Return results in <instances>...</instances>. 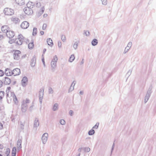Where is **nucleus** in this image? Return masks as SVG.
I'll list each match as a JSON object with an SVG mask.
<instances>
[{"label":"nucleus","instance_id":"obj_1","mask_svg":"<svg viewBox=\"0 0 156 156\" xmlns=\"http://www.w3.org/2000/svg\"><path fill=\"white\" fill-rule=\"evenodd\" d=\"M24 40V37L20 34L18 35V37L15 39V43L18 45H21L22 44Z\"/></svg>","mask_w":156,"mask_h":156},{"label":"nucleus","instance_id":"obj_2","mask_svg":"<svg viewBox=\"0 0 156 156\" xmlns=\"http://www.w3.org/2000/svg\"><path fill=\"white\" fill-rule=\"evenodd\" d=\"M58 60V58L56 55H55L52 60L51 65V70L53 72L55 71V69L56 68L57 62Z\"/></svg>","mask_w":156,"mask_h":156},{"label":"nucleus","instance_id":"obj_3","mask_svg":"<svg viewBox=\"0 0 156 156\" xmlns=\"http://www.w3.org/2000/svg\"><path fill=\"white\" fill-rule=\"evenodd\" d=\"M3 12L6 15L12 16L14 14V12L13 9L6 8L4 9Z\"/></svg>","mask_w":156,"mask_h":156},{"label":"nucleus","instance_id":"obj_4","mask_svg":"<svg viewBox=\"0 0 156 156\" xmlns=\"http://www.w3.org/2000/svg\"><path fill=\"white\" fill-rule=\"evenodd\" d=\"M44 88H42L40 89L39 92V98L40 102L41 104L42 103V99L44 95Z\"/></svg>","mask_w":156,"mask_h":156},{"label":"nucleus","instance_id":"obj_5","mask_svg":"<svg viewBox=\"0 0 156 156\" xmlns=\"http://www.w3.org/2000/svg\"><path fill=\"white\" fill-rule=\"evenodd\" d=\"M48 138V134L47 133H44L42 135L41 140L42 143L43 144H45L47 142Z\"/></svg>","mask_w":156,"mask_h":156},{"label":"nucleus","instance_id":"obj_6","mask_svg":"<svg viewBox=\"0 0 156 156\" xmlns=\"http://www.w3.org/2000/svg\"><path fill=\"white\" fill-rule=\"evenodd\" d=\"M24 12L28 15H30L33 13V10L31 8L28 7H25L24 9Z\"/></svg>","mask_w":156,"mask_h":156},{"label":"nucleus","instance_id":"obj_7","mask_svg":"<svg viewBox=\"0 0 156 156\" xmlns=\"http://www.w3.org/2000/svg\"><path fill=\"white\" fill-rule=\"evenodd\" d=\"M29 24L28 22L27 21L23 22L21 24L20 26L23 29H26L29 26Z\"/></svg>","mask_w":156,"mask_h":156},{"label":"nucleus","instance_id":"obj_8","mask_svg":"<svg viewBox=\"0 0 156 156\" xmlns=\"http://www.w3.org/2000/svg\"><path fill=\"white\" fill-rule=\"evenodd\" d=\"M6 34L7 37L9 38H12L15 36V33L12 31L9 30Z\"/></svg>","mask_w":156,"mask_h":156},{"label":"nucleus","instance_id":"obj_9","mask_svg":"<svg viewBox=\"0 0 156 156\" xmlns=\"http://www.w3.org/2000/svg\"><path fill=\"white\" fill-rule=\"evenodd\" d=\"M20 54V51L19 50L16 51L14 53V58L15 60H18L20 58V56L19 54Z\"/></svg>","mask_w":156,"mask_h":156},{"label":"nucleus","instance_id":"obj_10","mask_svg":"<svg viewBox=\"0 0 156 156\" xmlns=\"http://www.w3.org/2000/svg\"><path fill=\"white\" fill-rule=\"evenodd\" d=\"M5 73L7 76H11L13 75L12 71L10 69L7 68L5 69Z\"/></svg>","mask_w":156,"mask_h":156},{"label":"nucleus","instance_id":"obj_11","mask_svg":"<svg viewBox=\"0 0 156 156\" xmlns=\"http://www.w3.org/2000/svg\"><path fill=\"white\" fill-rule=\"evenodd\" d=\"M28 82V79L27 77H24L22 80L21 83L22 86L23 87H25L27 84Z\"/></svg>","mask_w":156,"mask_h":156},{"label":"nucleus","instance_id":"obj_12","mask_svg":"<svg viewBox=\"0 0 156 156\" xmlns=\"http://www.w3.org/2000/svg\"><path fill=\"white\" fill-rule=\"evenodd\" d=\"M22 138L19 139L17 142V148L18 150L22 148Z\"/></svg>","mask_w":156,"mask_h":156},{"label":"nucleus","instance_id":"obj_13","mask_svg":"<svg viewBox=\"0 0 156 156\" xmlns=\"http://www.w3.org/2000/svg\"><path fill=\"white\" fill-rule=\"evenodd\" d=\"M13 75L16 76L19 75L20 73V69L18 68L14 69L12 70Z\"/></svg>","mask_w":156,"mask_h":156},{"label":"nucleus","instance_id":"obj_14","mask_svg":"<svg viewBox=\"0 0 156 156\" xmlns=\"http://www.w3.org/2000/svg\"><path fill=\"white\" fill-rule=\"evenodd\" d=\"M152 88H149L147 92V94L145 97V98L149 100L152 93Z\"/></svg>","mask_w":156,"mask_h":156},{"label":"nucleus","instance_id":"obj_15","mask_svg":"<svg viewBox=\"0 0 156 156\" xmlns=\"http://www.w3.org/2000/svg\"><path fill=\"white\" fill-rule=\"evenodd\" d=\"M132 44V43L131 42H129L128 43L127 47L125 48L124 51L123 53L124 54H125L128 51L130 48L131 47Z\"/></svg>","mask_w":156,"mask_h":156},{"label":"nucleus","instance_id":"obj_16","mask_svg":"<svg viewBox=\"0 0 156 156\" xmlns=\"http://www.w3.org/2000/svg\"><path fill=\"white\" fill-rule=\"evenodd\" d=\"M11 81L10 79L7 77H5L4 80V83L5 84L8 85H9L11 83Z\"/></svg>","mask_w":156,"mask_h":156},{"label":"nucleus","instance_id":"obj_17","mask_svg":"<svg viewBox=\"0 0 156 156\" xmlns=\"http://www.w3.org/2000/svg\"><path fill=\"white\" fill-rule=\"evenodd\" d=\"M11 20L15 24L19 23L20 20L17 17H12L11 18Z\"/></svg>","mask_w":156,"mask_h":156},{"label":"nucleus","instance_id":"obj_18","mask_svg":"<svg viewBox=\"0 0 156 156\" xmlns=\"http://www.w3.org/2000/svg\"><path fill=\"white\" fill-rule=\"evenodd\" d=\"M36 62V58L35 56H34L31 59L30 62L31 66L34 67L35 66Z\"/></svg>","mask_w":156,"mask_h":156},{"label":"nucleus","instance_id":"obj_19","mask_svg":"<svg viewBox=\"0 0 156 156\" xmlns=\"http://www.w3.org/2000/svg\"><path fill=\"white\" fill-rule=\"evenodd\" d=\"M39 125V122L37 118H35L34 122V127H37Z\"/></svg>","mask_w":156,"mask_h":156},{"label":"nucleus","instance_id":"obj_20","mask_svg":"<svg viewBox=\"0 0 156 156\" xmlns=\"http://www.w3.org/2000/svg\"><path fill=\"white\" fill-rule=\"evenodd\" d=\"M27 108V105L26 103H22L21 105V110L23 112H25Z\"/></svg>","mask_w":156,"mask_h":156},{"label":"nucleus","instance_id":"obj_21","mask_svg":"<svg viewBox=\"0 0 156 156\" xmlns=\"http://www.w3.org/2000/svg\"><path fill=\"white\" fill-rule=\"evenodd\" d=\"M2 30L4 32L6 33L7 31L9 30V28L7 26H4L2 27Z\"/></svg>","mask_w":156,"mask_h":156},{"label":"nucleus","instance_id":"obj_22","mask_svg":"<svg viewBox=\"0 0 156 156\" xmlns=\"http://www.w3.org/2000/svg\"><path fill=\"white\" fill-rule=\"evenodd\" d=\"M15 1L18 5H22L25 4L24 0H15Z\"/></svg>","mask_w":156,"mask_h":156},{"label":"nucleus","instance_id":"obj_23","mask_svg":"<svg viewBox=\"0 0 156 156\" xmlns=\"http://www.w3.org/2000/svg\"><path fill=\"white\" fill-rule=\"evenodd\" d=\"M11 94L12 96L13 97V100L15 102V103L16 104H17L18 102V101L17 100V98H16L15 94L14 93H11Z\"/></svg>","mask_w":156,"mask_h":156},{"label":"nucleus","instance_id":"obj_24","mask_svg":"<svg viewBox=\"0 0 156 156\" xmlns=\"http://www.w3.org/2000/svg\"><path fill=\"white\" fill-rule=\"evenodd\" d=\"M34 5V3L30 1L28 2L27 4V7L31 8V9L33 7Z\"/></svg>","mask_w":156,"mask_h":156},{"label":"nucleus","instance_id":"obj_25","mask_svg":"<svg viewBox=\"0 0 156 156\" xmlns=\"http://www.w3.org/2000/svg\"><path fill=\"white\" fill-rule=\"evenodd\" d=\"M76 82L75 81H73L72 83L71 86L69 89V92H70L72 91L74 89V87L76 84Z\"/></svg>","mask_w":156,"mask_h":156},{"label":"nucleus","instance_id":"obj_26","mask_svg":"<svg viewBox=\"0 0 156 156\" xmlns=\"http://www.w3.org/2000/svg\"><path fill=\"white\" fill-rule=\"evenodd\" d=\"M47 42L48 44L50 46L52 47L53 46V44L51 38L48 39L47 40Z\"/></svg>","mask_w":156,"mask_h":156},{"label":"nucleus","instance_id":"obj_27","mask_svg":"<svg viewBox=\"0 0 156 156\" xmlns=\"http://www.w3.org/2000/svg\"><path fill=\"white\" fill-rule=\"evenodd\" d=\"M92 44L93 46H95L98 44V41L97 39H94L92 41Z\"/></svg>","mask_w":156,"mask_h":156},{"label":"nucleus","instance_id":"obj_28","mask_svg":"<svg viewBox=\"0 0 156 156\" xmlns=\"http://www.w3.org/2000/svg\"><path fill=\"white\" fill-rule=\"evenodd\" d=\"M75 57L74 55H72L70 57L69 61L70 62H72L74 60Z\"/></svg>","mask_w":156,"mask_h":156},{"label":"nucleus","instance_id":"obj_29","mask_svg":"<svg viewBox=\"0 0 156 156\" xmlns=\"http://www.w3.org/2000/svg\"><path fill=\"white\" fill-rule=\"evenodd\" d=\"M44 6L41 7V9L40 11H39L38 14L40 16L41 14H42L44 12Z\"/></svg>","mask_w":156,"mask_h":156},{"label":"nucleus","instance_id":"obj_30","mask_svg":"<svg viewBox=\"0 0 156 156\" xmlns=\"http://www.w3.org/2000/svg\"><path fill=\"white\" fill-rule=\"evenodd\" d=\"M58 109V105L56 103L54 104L53 106L52 109L54 111H55L57 110Z\"/></svg>","mask_w":156,"mask_h":156},{"label":"nucleus","instance_id":"obj_31","mask_svg":"<svg viewBox=\"0 0 156 156\" xmlns=\"http://www.w3.org/2000/svg\"><path fill=\"white\" fill-rule=\"evenodd\" d=\"M95 133L94 130L93 129H91L89 130L88 132V134L89 135H92Z\"/></svg>","mask_w":156,"mask_h":156},{"label":"nucleus","instance_id":"obj_32","mask_svg":"<svg viewBox=\"0 0 156 156\" xmlns=\"http://www.w3.org/2000/svg\"><path fill=\"white\" fill-rule=\"evenodd\" d=\"M34 44L33 42L29 43L28 45V47L30 49H32L34 47Z\"/></svg>","mask_w":156,"mask_h":156},{"label":"nucleus","instance_id":"obj_33","mask_svg":"<svg viewBox=\"0 0 156 156\" xmlns=\"http://www.w3.org/2000/svg\"><path fill=\"white\" fill-rule=\"evenodd\" d=\"M5 92L4 91H0V100L3 98L4 96Z\"/></svg>","mask_w":156,"mask_h":156},{"label":"nucleus","instance_id":"obj_34","mask_svg":"<svg viewBox=\"0 0 156 156\" xmlns=\"http://www.w3.org/2000/svg\"><path fill=\"white\" fill-rule=\"evenodd\" d=\"M37 33V29L36 28L34 27L33 28V35L34 36L36 35Z\"/></svg>","mask_w":156,"mask_h":156},{"label":"nucleus","instance_id":"obj_35","mask_svg":"<svg viewBox=\"0 0 156 156\" xmlns=\"http://www.w3.org/2000/svg\"><path fill=\"white\" fill-rule=\"evenodd\" d=\"M78 46V43L77 41H76L74 43L73 45V48L74 49H76L77 48Z\"/></svg>","mask_w":156,"mask_h":156},{"label":"nucleus","instance_id":"obj_36","mask_svg":"<svg viewBox=\"0 0 156 156\" xmlns=\"http://www.w3.org/2000/svg\"><path fill=\"white\" fill-rule=\"evenodd\" d=\"M16 147H14L13 148L12 152V154H16Z\"/></svg>","mask_w":156,"mask_h":156},{"label":"nucleus","instance_id":"obj_37","mask_svg":"<svg viewBox=\"0 0 156 156\" xmlns=\"http://www.w3.org/2000/svg\"><path fill=\"white\" fill-rule=\"evenodd\" d=\"M48 93L49 94H52L53 93V91L52 88L51 87H49L48 88Z\"/></svg>","mask_w":156,"mask_h":156},{"label":"nucleus","instance_id":"obj_38","mask_svg":"<svg viewBox=\"0 0 156 156\" xmlns=\"http://www.w3.org/2000/svg\"><path fill=\"white\" fill-rule=\"evenodd\" d=\"M84 151L88 152L90 151V148L88 147H86L84 148Z\"/></svg>","mask_w":156,"mask_h":156},{"label":"nucleus","instance_id":"obj_39","mask_svg":"<svg viewBox=\"0 0 156 156\" xmlns=\"http://www.w3.org/2000/svg\"><path fill=\"white\" fill-rule=\"evenodd\" d=\"M99 125V123L97 122L95 125L93 127L92 129H97L98 128Z\"/></svg>","mask_w":156,"mask_h":156},{"label":"nucleus","instance_id":"obj_40","mask_svg":"<svg viewBox=\"0 0 156 156\" xmlns=\"http://www.w3.org/2000/svg\"><path fill=\"white\" fill-rule=\"evenodd\" d=\"M30 102V100L29 99H26L25 101L24 100L23 101V103H26L27 104V103H29Z\"/></svg>","mask_w":156,"mask_h":156},{"label":"nucleus","instance_id":"obj_41","mask_svg":"<svg viewBox=\"0 0 156 156\" xmlns=\"http://www.w3.org/2000/svg\"><path fill=\"white\" fill-rule=\"evenodd\" d=\"M61 39L63 42H65L66 39V37L64 35H62L61 36Z\"/></svg>","mask_w":156,"mask_h":156},{"label":"nucleus","instance_id":"obj_42","mask_svg":"<svg viewBox=\"0 0 156 156\" xmlns=\"http://www.w3.org/2000/svg\"><path fill=\"white\" fill-rule=\"evenodd\" d=\"M102 1V4L104 5H105L107 4V0H101Z\"/></svg>","mask_w":156,"mask_h":156},{"label":"nucleus","instance_id":"obj_43","mask_svg":"<svg viewBox=\"0 0 156 156\" xmlns=\"http://www.w3.org/2000/svg\"><path fill=\"white\" fill-rule=\"evenodd\" d=\"M60 124L62 125H64L65 124L66 122L63 119H61L60 120Z\"/></svg>","mask_w":156,"mask_h":156},{"label":"nucleus","instance_id":"obj_44","mask_svg":"<svg viewBox=\"0 0 156 156\" xmlns=\"http://www.w3.org/2000/svg\"><path fill=\"white\" fill-rule=\"evenodd\" d=\"M5 72L2 70L0 69V76H2L4 74Z\"/></svg>","mask_w":156,"mask_h":156},{"label":"nucleus","instance_id":"obj_45","mask_svg":"<svg viewBox=\"0 0 156 156\" xmlns=\"http://www.w3.org/2000/svg\"><path fill=\"white\" fill-rule=\"evenodd\" d=\"M84 34H85L86 36H89L90 35V32L89 31L85 30L84 31Z\"/></svg>","mask_w":156,"mask_h":156},{"label":"nucleus","instance_id":"obj_46","mask_svg":"<svg viewBox=\"0 0 156 156\" xmlns=\"http://www.w3.org/2000/svg\"><path fill=\"white\" fill-rule=\"evenodd\" d=\"M36 6L38 8L40 7V6H41V3L37 2L36 4Z\"/></svg>","mask_w":156,"mask_h":156},{"label":"nucleus","instance_id":"obj_47","mask_svg":"<svg viewBox=\"0 0 156 156\" xmlns=\"http://www.w3.org/2000/svg\"><path fill=\"white\" fill-rule=\"evenodd\" d=\"M114 147H115V144H114V143L113 144H112V149H111V155L112 154V151H113V150Z\"/></svg>","mask_w":156,"mask_h":156},{"label":"nucleus","instance_id":"obj_48","mask_svg":"<svg viewBox=\"0 0 156 156\" xmlns=\"http://www.w3.org/2000/svg\"><path fill=\"white\" fill-rule=\"evenodd\" d=\"M58 45L59 48H61L62 43L61 41H59L58 42Z\"/></svg>","mask_w":156,"mask_h":156},{"label":"nucleus","instance_id":"obj_49","mask_svg":"<svg viewBox=\"0 0 156 156\" xmlns=\"http://www.w3.org/2000/svg\"><path fill=\"white\" fill-rule=\"evenodd\" d=\"M4 48V45H0V51H3V49Z\"/></svg>","mask_w":156,"mask_h":156},{"label":"nucleus","instance_id":"obj_50","mask_svg":"<svg viewBox=\"0 0 156 156\" xmlns=\"http://www.w3.org/2000/svg\"><path fill=\"white\" fill-rule=\"evenodd\" d=\"M47 27V25L46 24H43V26H42V29L43 30H45Z\"/></svg>","mask_w":156,"mask_h":156},{"label":"nucleus","instance_id":"obj_51","mask_svg":"<svg viewBox=\"0 0 156 156\" xmlns=\"http://www.w3.org/2000/svg\"><path fill=\"white\" fill-rule=\"evenodd\" d=\"M14 42H15V41L13 39H11L9 41V43L10 44H12Z\"/></svg>","mask_w":156,"mask_h":156},{"label":"nucleus","instance_id":"obj_52","mask_svg":"<svg viewBox=\"0 0 156 156\" xmlns=\"http://www.w3.org/2000/svg\"><path fill=\"white\" fill-rule=\"evenodd\" d=\"M42 62L43 63L44 66V67H45V62H44V57L42 58Z\"/></svg>","mask_w":156,"mask_h":156},{"label":"nucleus","instance_id":"obj_53","mask_svg":"<svg viewBox=\"0 0 156 156\" xmlns=\"http://www.w3.org/2000/svg\"><path fill=\"white\" fill-rule=\"evenodd\" d=\"M73 112L72 110H70L69 112V114L71 116H72L73 114Z\"/></svg>","mask_w":156,"mask_h":156},{"label":"nucleus","instance_id":"obj_54","mask_svg":"<svg viewBox=\"0 0 156 156\" xmlns=\"http://www.w3.org/2000/svg\"><path fill=\"white\" fill-rule=\"evenodd\" d=\"M46 51V49L45 48H44L43 50V54L42 55V57L43 56L44 54V53Z\"/></svg>","mask_w":156,"mask_h":156},{"label":"nucleus","instance_id":"obj_55","mask_svg":"<svg viewBox=\"0 0 156 156\" xmlns=\"http://www.w3.org/2000/svg\"><path fill=\"white\" fill-rule=\"evenodd\" d=\"M3 85V83L1 80H0V87H1Z\"/></svg>","mask_w":156,"mask_h":156},{"label":"nucleus","instance_id":"obj_56","mask_svg":"<svg viewBox=\"0 0 156 156\" xmlns=\"http://www.w3.org/2000/svg\"><path fill=\"white\" fill-rule=\"evenodd\" d=\"M82 149V147L78 149V152H79L80 153L81 152Z\"/></svg>","mask_w":156,"mask_h":156},{"label":"nucleus","instance_id":"obj_57","mask_svg":"<svg viewBox=\"0 0 156 156\" xmlns=\"http://www.w3.org/2000/svg\"><path fill=\"white\" fill-rule=\"evenodd\" d=\"M4 38V37L2 35H0V40H2Z\"/></svg>","mask_w":156,"mask_h":156},{"label":"nucleus","instance_id":"obj_58","mask_svg":"<svg viewBox=\"0 0 156 156\" xmlns=\"http://www.w3.org/2000/svg\"><path fill=\"white\" fill-rule=\"evenodd\" d=\"M3 128V125L2 124L0 123V129H2Z\"/></svg>","mask_w":156,"mask_h":156},{"label":"nucleus","instance_id":"obj_59","mask_svg":"<svg viewBox=\"0 0 156 156\" xmlns=\"http://www.w3.org/2000/svg\"><path fill=\"white\" fill-rule=\"evenodd\" d=\"M44 32L43 31H41L40 32V34L41 35H42L44 34Z\"/></svg>","mask_w":156,"mask_h":156},{"label":"nucleus","instance_id":"obj_60","mask_svg":"<svg viewBox=\"0 0 156 156\" xmlns=\"http://www.w3.org/2000/svg\"><path fill=\"white\" fill-rule=\"evenodd\" d=\"M47 16H48L47 14H44V15H43V17H47Z\"/></svg>","mask_w":156,"mask_h":156},{"label":"nucleus","instance_id":"obj_61","mask_svg":"<svg viewBox=\"0 0 156 156\" xmlns=\"http://www.w3.org/2000/svg\"><path fill=\"white\" fill-rule=\"evenodd\" d=\"M80 94L82 95L83 94V91H80Z\"/></svg>","mask_w":156,"mask_h":156},{"label":"nucleus","instance_id":"obj_62","mask_svg":"<svg viewBox=\"0 0 156 156\" xmlns=\"http://www.w3.org/2000/svg\"><path fill=\"white\" fill-rule=\"evenodd\" d=\"M148 100V99H147L145 98V99H144V102H145V103H146L147 101Z\"/></svg>","mask_w":156,"mask_h":156},{"label":"nucleus","instance_id":"obj_63","mask_svg":"<svg viewBox=\"0 0 156 156\" xmlns=\"http://www.w3.org/2000/svg\"><path fill=\"white\" fill-rule=\"evenodd\" d=\"M84 59H83L82 60V61H81V64H83L84 63Z\"/></svg>","mask_w":156,"mask_h":156},{"label":"nucleus","instance_id":"obj_64","mask_svg":"<svg viewBox=\"0 0 156 156\" xmlns=\"http://www.w3.org/2000/svg\"><path fill=\"white\" fill-rule=\"evenodd\" d=\"M80 153H79L76 156H80Z\"/></svg>","mask_w":156,"mask_h":156}]
</instances>
